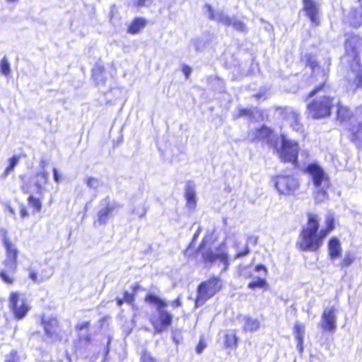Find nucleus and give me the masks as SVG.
I'll list each match as a JSON object with an SVG mask.
<instances>
[{"label": "nucleus", "mask_w": 362, "mask_h": 362, "mask_svg": "<svg viewBox=\"0 0 362 362\" xmlns=\"http://www.w3.org/2000/svg\"><path fill=\"white\" fill-rule=\"evenodd\" d=\"M320 219L317 214L308 213L307 221L299 234L296 247L300 251L317 252L324 243V240L335 228V221L332 216L325 219V226L320 229Z\"/></svg>", "instance_id": "1"}, {"label": "nucleus", "mask_w": 362, "mask_h": 362, "mask_svg": "<svg viewBox=\"0 0 362 362\" xmlns=\"http://www.w3.org/2000/svg\"><path fill=\"white\" fill-rule=\"evenodd\" d=\"M313 180L315 187L314 198L317 202H322L328 198V190L331 189L330 179L324 170L317 163L309 164L305 169Z\"/></svg>", "instance_id": "2"}, {"label": "nucleus", "mask_w": 362, "mask_h": 362, "mask_svg": "<svg viewBox=\"0 0 362 362\" xmlns=\"http://www.w3.org/2000/svg\"><path fill=\"white\" fill-rule=\"evenodd\" d=\"M345 50L347 56L353 59L351 65V73L354 76L353 81L356 88L362 87V68L358 62V54L362 50V37L352 35L345 42Z\"/></svg>", "instance_id": "3"}, {"label": "nucleus", "mask_w": 362, "mask_h": 362, "mask_svg": "<svg viewBox=\"0 0 362 362\" xmlns=\"http://www.w3.org/2000/svg\"><path fill=\"white\" fill-rule=\"evenodd\" d=\"M223 288V281L221 277L211 276L202 281L197 286L194 305L198 308L204 305L208 300L219 293Z\"/></svg>", "instance_id": "4"}, {"label": "nucleus", "mask_w": 362, "mask_h": 362, "mask_svg": "<svg viewBox=\"0 0 362 362\" xmlns=\"http://www.w3.org/2000/svg\"><path fill=\"white\" fill-rule=\"evenodd\" d=\"M2 242L6 249V258L3 262L6 269L0 271V278L4 283L12 284L14 282V278L10 276L8 272L14 273L16 271L18 250L6 236L3 238Z\"/></svg>", "instance_id": "5"}, {"label": "nucleus", "mask_w": 362, "mask_h": 362, "mask_svg": "<svg viewBox=\"0 0 362 362\" xmlns=\"http://www.w3.org/2000/svg\"><path fill=\"white\" fill-rule=\"evenodd\" d=\"M334 105L333 98L329 96H320L315 98L307 105L308 115L313 119L329 117Z\"/></svg>", "instance_id": "6"}, {"label": "nucleus", "mask_w": 362, "mask_h": 362, "mask_svg": "<svg viewBox=\"0 0 362 362\" xmlns=\"http://www.w3.org/2000/svg\"><path fill=\"white\" fill-rule=\"evenodd\" d=\"M8 308L14 320L19 321L26 317L31 307L27 299L16 291L11 292L8 297Z\"/></svg>", "instance_id": "7"}, {"label": "nucleus", "mask_w": 362, "mask_h": 362, "mask_svg": "<svg viewBox=\"0 0 362 362\" xmlns=\"http://www.w3.org/2000/svg\"><path fill=\"white\" fill-rule=\"evenodd\" d=\"M274 182L279 194L285 196L293 195L300 187L298 180L291 175H277Z\"/></svg>", "instance_id": "8"}, {"label": "nucleus", "mask_w": 362, "mask_h": 362, "mask_svg": "<svg viewBox=\"0 0 362 362\" xmlns=\"http://www.w3.org/2000/svg\"><path fill=\"white\" fill-rule=\"evenodd\" d=\"M21 179L22 180L21 189L24 193H29L32 187H35L37 192L41 194L48 182V174L45 172H39L33 175L30 179H27L25 175L21 176Z\"/></svg>", "instance_id": "9"}, {"label": "nucleus", "mask_w": 362, "mask_h": 362, "mask_svg": "<svg viewBox=\"0 0 362 362\" xmlns=\"http://www.w3.org/2000/svg\"><path fill=\"white\" fill-rule=\"evenodd\" d=\"M277 143L276 148H274L279 153L281 158H298L300 147L298 143L294 140L288 139L285 135L281 134Z\"/></svg>", "instance_id": "10"}, {"label": "nucleus", "mask_w": 362, "mask_h": 362, "mask_svg": "<svg viewBox=\"0 0 362 362\" xmlns=\"http://www.w3.org/2000/svg\"><path fill=\"white\" fill-rule=\"evenodd\" d=\"M306 64L310 66L313 70V76L317 77V80L319 81L320 85L317 88H315L313 90H312L309 97H313L315 94H317L320 90H322L324 84L325 83L327 77L329 70L328 69L321 68L315 59V57L311 55L306 56Z\"/></svg>", "instance_id": "11"}, {"label": "nucleus", "mask_w": 362, "mask_h": 362, "mask_svg": "<svg viewBox=\"0 0 362 362\" xmlns=\"http://www.w3.org/2000/svg\"><path fill=\"white\" fill-rule=\"evenodd\" d=\"M250 141H265L270 146L276 148L279 137L266 126L250 131L247 136Z\"/></svg>", "instance_id": "12"}, {"label": "nucleus", "mask_w": 362, "mask_h": 362, "mask_svg": "<svg viewBox=\"0 0 362 362\" xmlns=\"http://www.w3.org/2000/svg\"><path fill=\"white\" fill-rule=\"evenodd\" d=\"M347 128L351 134L352 140L362 139V104L356 108Z\"/></svg>", "instance_id": "13"}, {"label": "nucleus", "mask_w": 362, "mask_h": 362, "mask_svg": "<svg viewBox=\"0 0 362 362\" xmlns=\"http://www.w3.org/2000/svg\"><path fill=\"white\" fill-rule=\"evenodd\" d=\"M216 260H219L223 264V271L228 270L230 265L228 255L225 251L215 253L212 250H208L202 254V262L207 266H211Z\"/></svg>", "instance_id": "14"}, {"label": "nucleus", "mask_w": 362, "mask_h": 362, "mask_svg": "<svg viewBox=\"0 0 362 362\" xmlns=\"http://www.w3.org/2000/svg\"><path fill=\"white\" fill-rule=\"evenodd\" d=\"M158 320H151V322L157 333H160L171 326L173 322L172 315L167 310L160 309L158 310Z\"/></svg>", "instance_id": "15"}, {"label": "nucleus", "mask_w": 362, "mask_h": 362, "mask_svg": "<svg viewBox=\"0 0 362 362\" xmlns=\"http://www.w3.org/2000/svg\"><path fill=\"white\" fill-rule=\"evenodd\" d=\"M51 268L46 264L40 263L29 269V278L34 282H40L48 279L52 276Z\"/></svg>", "instance_id": "16"}, {"label": "nucleus", "mask_w": 362, "mask_h": 362, "mask_svg": "<svg viewBox=\"0 0 362 362\" xmlns=\"http://www.w3.org/2000/svg\"><path fill=\"white\" fill-rule=\"evenodd\" d=\"M336 309L329 308L325 309L322 314L320 327L325 332H333L335 331L336 325Z\"/></svg>", "instance_id": "17"}, {"label": "nucleus", "mask_w": 362, "mask_h": 362, "mask_svg": "<svg viewBox=\"0 0 362 362\" xmlns=\"http://www.w3.org/2000/svg\"><path fill=\"white\" fill-rule=\"evenodd\" d=\"M303 8L306 16L315 25L320 24L318 18L320 12V5L315 0H303Z\"/></svg>", "instance_id": "18"}, {"label": "nucleus", "mask_w": 362, "mask_h": 362, "mask_svg": "<svg viewBox=\"0 0 362 362\" xmlns=\"http://www.w3.org/2000/svg\"><path fill=\"white\" fill-rule=\"evenodd\" d=\"M45 334L49 337L55 339H61L59 335V322L55 317H51L47 320L42 322Z\"/></svg>", "instance_id": "19"}, {"label": "nucleus", "mask_w": 362, "mask_h": 362, "mask_svg": "<svg viewBox=\"0 0 362 362\" xmlns=\"http://www.w3.org/2000/svg\"><path fill=\"white\" fill-rule=\"evenodd\" d=\"M281 112L284 114V117L289 122L292 129L298 132L303 131V125L299 122V114L289 107H284L281 109Z\"/></svg>", "instance_id": "20"}, {"label": "nucleus", "mask_w": 362, "mask_h": 362, "mask_svg": "<svg viewBox=\"0 0 362 362\" xmlns=\"http://www.w3.org/2000/svg\"><path fill=\"white\" fill-rule=\"evenodd\" d=\"M205 6L207 8L208 17L210 20L215 21L226 26H230V21H231L232 16H228L221 10L214 11L209 4H206Z\"/></svg>", "instance_id": "21"}, {"label": "nucleus", "mask_w": 362, "mask_h": 362, "mask_svg": "<svg viewBox=\"0 0 362 362\" xmlns=\"http://www.w3.org/2000/svg\"><path fill=\"white\" fill-rule=\"evenodd\" d=\"M346 21L352 27L361 26L362 25V5L352 8L346 16Z\"/></svg>", "instance_id": "22"}, {"label": "nucleus", "mask_w": 362, "mask_h": 362, "mask_svg": "<svg viewBox=\"0 0 362 362\" xmlns=\"http://www.w3.org/2000/svg\"><path fill=\"white\" fill-rule=\"evenodd\" d=\"M328 255L331 259H336L341 255V247L337 237H332L327 243Z\"/></svg>", "instance_id": "23"}, {"label": "nucleus", "mask_w": 362, "mask_h": 362, "mask_svg": "<svg viewBox=\"0 0 362 362\" xmlns=\"http://www.w3.org/2000/svg\"><path fill=\"white\" fill-rule=\"evenodd\" d=\"M293 334L297 341L298 349L300 353H302L304 349L305 325L300 323H296L293 326Z\"/></svg>", "instance_id": "24"}, {"label": "nucleus", "mask_w": 362, "mask_h": 362, "mask_svg": "<svg viewBox=\"0 0 362 362\" xmlns=\"http://www.w3.org/2000/svg\"><path fill=\"white\" fill-rule=\"evenodd\" d=\"M117 207H119L118 204L108 203L105 208L100 209L98 213V221L99 223H105Z\"/></svg>", "instance_id": "25"}, {"label": "nucleus", "mask_w": 362, "mask_h": 362, "mask_svg": "<svg viewBox=\"0 0 362 362\" xmlns=\"http://www.w3.org/2000/svg\"><path fill=\"white\" fill-rule=\"evenodd\" d=\"M144 301L147 303L156 305L158 310L168 305V303L163 299L153 293L147 294L144 298Z\"/></svg>", "instance_id": "26"}, {"label": "nucleus", "mask_w": 362, "mask_h": 362, "mask_svg": "<svg viewBox=\"0 0 362 362\" xmlns=\"http://www.w3.org/2000/svg\"><path fill=\"white\" fill-rule=\"evenodd\" d=\"M238 338L235 330L228 331L224 334L223 343L226 348L235 347L238 344Z\"/></svg>", "instance_id": "27"}, {"label": "nucleus", "mask_w": 362, "mask_h": 362, "mask_svg": "<svg viewBox=\"0 0 362 362\" xmlns=\"http://www.w3.org/2000/svg\"><path fill=\"white\" fill-rule=\"evenodd\" d=\"M353 116L352 112L346 107L341 104H338L337 106V120L341 122L349 120V123L351 122V118Z\"/></svg>", "instance_id": "28"}, {"label": "nucleus", "mask_w": 362, "mask_h": 362, "mask_svg": "<svg viewBox=\"0 0 362 362\" xmlns=\"http://www.w3.org/2000/svg\"><path fill=\"white\" fill-rule=\"evenodd\" d=\"M247 287L252 290H255L257 288L268 290L269 288L267 279L261 277H258L250 281L247 284Z\"/></svg>", "instance_id": "29"}, {"label": "nucleus", "mask_w": 362, "mask_h": 362, "mask_svg": "<svg viewBox=\"0 0 362 362\" xmlns=\"http://www.w3.org/2000/svg\"><path fill=\"white\" fill-rule=\"evenodd\" d=\"M27 200L33 213H39L41 211L42 205L40 197H36L33 194H30Z\"/></svg>", "instance_id": "30"}, {"label": "nucleus", "mask_w": 362, "mask_h": 362, "mask_svg": "<svg viewBox=\"0 0 362 362\" xmlns=\"http://www.w3.org/2000/svg\"><path fill=\"white\" fill-rule=\"evenodd\" d=\"M259 327V322L257 319L247 317L245 320L243 329L245 332H253L257 330Z\"/></svg>", "instance_id": "31"}, {"label": "nucleus", "mask_w": 362, "mask_h": 362, "mask_svg": "<svg viewBox=\"0 0 362 362\" xmlns=\"http://www.w3.org/2000/svg\"><path fill=\"white\" fill-rule=\"evenodd\" d=\"M146 25V21L143 18H136L130 25L128 31L130 33L135 34L139 33Z\"/></svg>", "instance_id": "32"}, {"label": "nucleus", "mask_w": 362, "mask_h": 362, "mask_svg": "<svg viewBox=\"0 0 362 362\" xmlns=\"http://www.w3.org/2000/svg\"><path fill=\"white\" fill-rule=\"evenodd\" d=\"M233 26V28L239 32H246L247 26L246 25L239 19H238L235 16H232L231 21H230V26Z\"/></svg>", "instance_id": "33"}, {"label": "nucleus", "mask_w": 362, "mask_h": 362, "mask_svg": "<svg viewBox=\"0 0 362 362\" xmlns=\"http://www.w3.org/2000/svg\"><path fill=\"white\" fill-rule=\"evenodd\" d=\"M0 72L4 76H8L11 74V66L8 58L4 56L0 62Z\"/></svg>", "instance_id": "34"}, {"label": "nucleus", "mask_w": 362, "mask_h": 362, "mask_svg": "<svg viewBox=\"0 0 362 362\" xmlns=\"http://www.w3.org/2000/svg\"><path fill=\"white\" fill-rule=\"evenodd\" d=\"M187 204L190 208H194L196 205L195 193L192 189H188L185 193Z\"/></svg>", "instance_id": "35"}, {"label": "nucleus", "mask_w": 362, "mask_h": 362, "mask_svg": "<svg viewBox=\"0 0 362 362\" xmlns=\"http://www.w3.org/2000/svg\"><path fill=\"white\" fill-rule=\"evenodd\" d=\"M92 336L90 334H87L84 336H80L78 338V343L80 346L85 347L90 345L92 343Z\"/></svg>", "instance_id": "36"}, {"label": "nucleus", "mask_w": 362, "mask_h": 362, "mask_svg": "<svg viewBox=\"0 0 362 362\" xmlns=\"http://www.w3.org/2000/svg\"><path fill=\"white\" fill-rule=\"evenodd\" d=\"M20 354L17 350H12L6 356L5 362H20Z\"/></svg>", "instance_id": "37"}, {"label": "nucleus", "mask_w": 362, "mask_h": 362, "mask_svg": "<svg viewBox=\"0 0 362 362\" xmlns=\"http://www.w3.org/2000/svg\"><path fill=\"white\" fill-rule=\"evenodd\" d=\"M140 362H156V359L149 351L144 350L141 352Z\"/></svg>", "instance_id": "38"}, {"label": "nucleus", "mask_w": 362, "mask_h": 362, "mask_svg": "<svg viewBox=\"0 0 362 362\" xmlns=\"http://www.w3.org/2000/svg\"><path fill=\"white\" fill-rule=\"evenodd\" d=\"M151 4V0H132L129 5L134 7L148 6Z\"/></svg>", "instance_id": "39"}, {"label": "nucleus", "mask_w": 362, "mask_h": 362, "mask_svg": "<svg viewBox=\"0 0 362 362\" xmlns=\"http://www.w3.org/2000/svg\"><path fill=\"white\" fill-rule=\"evenodd\" d=\"M354 258L349 254H346L339 263L341 268H346L350 266L354 262Z\"/></svg>", "instance_id": "40"}, {"label": "nucleus", "mask_w": 362, "mask_h": 362, "mask_svg": "<svg viewBox=\"0 0 362 362\" xmlns=\"http://www.w3.org/2000/svg\"><path fill=\"white\" fill-rule=\"evenodd\" d=\"M103 69L100 66L95 67L93 71V76L98 83L103 81Z\"/></svg>", "instance_id": "41"}, {"label": "nucleus", "mask_w": 362, "mask_h": 362, "mask_svg": "<svg viewBox=\"0 0 362 362\" xmlns=\"http://www.w3.org/2000/svg\"><path fill=\"white\" fill-rule=\"evenodd\" d=\"M191 43L197 51L202 49L205 46L204 42L199 38L192 40Z\"/></svg>", "instance_id": "42"}, {"label": "nucleus", "mask_w": 362, "mask_h": 362, "mask_svg": "<svg viewBox=\"0 0 362 362\" xmlns=\"http://www.w3.org/2000/svg\"><path fill=\"white\" fill-rule=\"evenodd\" d=\"M124 299L126 303L129 304H134L135 300V294L133 293H129L128 291H124Z\"/></svg>", "instance_id": "43"}, {"label": "nucleus", "mask_w": 362, "mask_h": 362, "mask_svg": "<svg viewBox=\"0 0 362 362\" xmlns=\"http://www.w3.org/2000/svg\"><path fill=\"white\" fill-rule=\"evenodd\" d=\"M206 344L205 343L204 339L203 337H201L199 340L198 344L196 346V352L197 354H201L203 350L206 348Z\"/></svg>", "instance_id": "44"}, {"label": "nucleus", "mask_w": 362, "mask_h": 362, "mask_svg": "<svg viewBox=\"0 0 362 362\" xmlns=\"http://www.w3.org/2000/svg\"><path fill=\"white\" fill-rule=\"evenodd\" d=\"M99 181L95 177H88L86 180V184L91 188H95L98 185Z\"/></svg>", "instance_id": "45"}, {"label": "nucleus", "mask_w": 362, "mask_h": 362, "mask_svg": "<svg viewBox=\"0 0 362 362\" xmlns=\"http://www.w3.org/2000/svg\"><path fill=\"white\" fill-rule=\"evenodd\" d=\"M90 323L89 321L83 322L81 323H78L76 325L75 328L77 331H82L84 329H87L90 327Z\"/></svg>", "instance_id": "46"}, {"label": "nucleus", "mask_w": 362, "mask_h": 362, "mask_svg": "<svg viewBox=\"0 0 362 362\" xmlns=\"http://www.w3.org/2000/svg\"><path fill=\"white\" fill-rule=\"evenodd\" d=\"M11 162L9 165L7 166V168L5 170V175H8L11 171L13 170V168L17 163L18 160H10Z\"/></svg>", "instance_id": "47"}, {"label": "nucleus", "mask_w": 362, "mask_h": 362, "mask_svg": "<svg viewBox=\"0 0 362 362\" xmlns=\"http://www.w3.org/2000/svg\"><path fill=\"white\" fill-rule=\"evenodd\" d=\"M252 115V112L250 109H240L239 110L238 117H244V116L251 117Z\"/></svg>", "instance_id": "48"}, {"label": "nucleus", "mask_w": 362, "mask_h": 362, "mask_svg": "<svg viewBox=\"0 0 362 362\" xmlns=\"http://www.w3.org/2000/svg\"><path fill=\"white\" fill-rule=\"evenodd\" d=\"M250 252V250H249V248L247 246H246L243 250L240 251V252H237L235 255V258H240V257H242L243 256H245L247 255L248 253Z\"/></svg>", "instance_id": "49"}, {"label": "nucleus", "mask_w": 362, "mask_h": 362, "mask_svg": "<svg viewBox=\"0 0 362 362\" xmlns=\"http://www.w3.org/2000/svg\"><path fill=\"white\" fill-rule=\"evenodd\" d=\"M254 270L255 272H259V271H262L264 272V274H268V269L267 268L263 265V264H257L255 267V269Z\"/></svg>", "instance_id": "50"}, {"label": "nucleus", "mask_w": 362, "mask_h": 362, "mask_svg": "<svg viewBox=\"0 0 362 362\" xmlns=\"http://www.w3.org/2000/svg\"><path fill=\"white\" fill-rule=\"evenodd\" d=\"M53 177L55 182H59L62 180V176L59 175L57 168H53Z\"/></svg>", "instance_id": "51"}, {"label": "nucleus", "mask_w": 362, "mask_h": 362, "mask_svg": "<svg viewBox=\"0 0 362 362\" xmlns=\"http://www.w3.org/2000/svg\"><path fill=\"white\" fill-rule=\"evenodd\" d=\"M20 214H21V217L23 218L25 217H27L28 216V212L27 211V209L23 204L21 205Z\"/></svg>", "instance_id": "52"}, {"label": "nucleus", "mask_w": 362, "mask_h": 362, "mask_svg": "<svg viewBox=\"0 0 362 362\" xmlns=\"http://www.w3.org/2000/svg\"><path fill=\"white\" fill-rule=\"evenodd\" d=\"M141 287H140V285L139 283H135L134 285H132V290L133 291V293H134L136 295V292L140 290Z\"/></svg>", "instance_id": "53"}, {"label": "nucleus", "mask_w": 362, "mask_h": 362, "mask_svg": "<svg viewBox=\"0 0 362 362\" xmlns=\"http://www.w3.org/2000/svg\"><path fill=\"white\" fill-rule=\"evenodd\" d=\"M6 208L7 211L12 215L16 214V210L12 207V206L10 204H7L6 205Z\"/></svg>", "instance_id": "54"}, {"label": "nucleus", "mask_w": 362, "mask_h": 362, "mask_svg": "<svg viewBox=\"0 0 362 362\" xmlns=\"http://www.w3.org/2000/svg\"><path fill=\"white\" fill-rule=\"evenodd\" d=\"M172 304H173V305L174 307H180V306H181L182 303H181V300H180V298H177L176 299H175L173 301Z\"/></svg>", "instance_id": "55"}, {"label": "nucleus", "mask_w": 362, "mask_h": 362, "mask_svg": "<svg viewBox=\"0 0 362 362\" xmlns=\"http://www.w3.org/2000/svg\"><path fill=\"white\" fill-rule=\"evenodd\" d=\"M182 71H183V72L185 74L187 78L189 76V75L191 73V69H190V67H189L187 66H184Z\"/></svg>", "instance_id": "56"}, {"label": "nucleus", "mask_w": 362, "mask_h": 362, "mask_svg": "<svg viewBox=\"0 0 362 362\" xmlns=\"http://www.w3.org/2000/svg\"><path fill=\"white\" fill-rule=\"evenodd\" d=\"M124 302H125V300L124 298H116L117 305L119 306H121Z\"/></svg>", "instance_id": "57"}, {"label": "nucleus", "mask_w": 362, "mask_h": 362, "mask_svg": "<svg viewBox=\"0 0 362 362\" xmlns=\"http://www.w3.org/2000/svg\"><path fill=\"white\" fill-rule=\"evenodd\" d=\"M206 245V242L204 240H202L200 244L199 245L197 250H200L202 248H203Z\"/></svg>", "instance_id": "58"}, {"label": "nucleus", "mask_w": 362, "mask_h": 362, "mask_svg": "<svg viewBox=\"0 0 362 362\" xmlns=\"http://www.w3.org/2000/svg\"><path fill=\"white\" fill-rule=\"evenodd\" d=\"M285 161L288 160V161H292L293 164H296L298 160L296 159H294V160H284Z\"/></svg>", "instance_id": "59"}, {"label": "nucleus", "mask_w": 362, "mask_h": 362, "mask_svg": "<svg viewBox=\"0 0 362 362\" xmlns=\"http://www.w3.org/2000/svg\"><path fill=\"white\" fill-rule=\"evenodd\" d=\"M255 96L256 98H259V97H260V95H258V94H257V95H255Z\"/></svg>", "instance_id": "60"}, {"label": "nucleus", "mask_w": 362, "mask_h": 362, "mask_svg": "<svg viewBox=\"0 0 362 362\" xmlns=\"http://www.w3.org/2000/svg\"><path fill=\"white\" fill-rule=\"evenodd\" d=\"M11 158L15 159L17 158L16 156H13Z\"/></svg>", "instance_id": "61"}]
</instances>
